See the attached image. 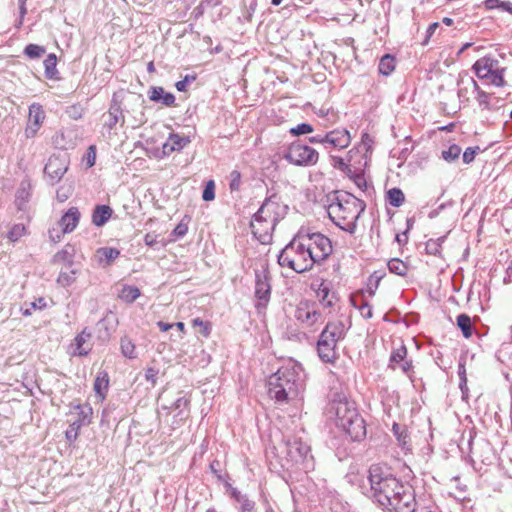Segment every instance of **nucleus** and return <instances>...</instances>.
Listing matches in <instances>:
<instances>
[{
    "label": "nucleus",
    "instance_id": "42",
    "mask_svg": "<svg viewBox=\"0 0 512 512\" xmlns=\"http://www.w3.org/2000/svg\"><path fill=\"white\" fill-rule=\"evenodd\" d=\"M394 57L385 55L381 58L378 69L379 73L388 76L394 70Z\"/></svg>",
    "mask_w": 512,
    "mask_h": 512
},
{
    "label": "nucleus",
    "instance_id": "28",
    "mask_svg": "<svg viewBox=\"0 0 512 512\" xmlns=\"http://www.w3.org/2000/svg\"><path fill=\"white\" fill-rule=\"evenodd\" d=\"M392 432L397 439L399 446L402 447L403 450L409 451V435L405 426L394 423L392 426Z\"/></svg>",
    "mask_w": 512,
    "mask_h": 512
},
{
    "label": "nucleus",
    "instance_id": "43",
    "mask_svg": "<svg viewBox=\"0 0 512 512\" xmlns=\"http://www.w3.org/2000/svg\"><path fill=\"white\" fill-rule=\"evenodd\" d=\"M46 307V301L44 298H38L30 303H25L22 307V314L24 316H30L33 310H42Z\"/></svg>",
    "mask_w": 512,
    "mask_h": 512
},
{
    "label": "nucleus",
    "instance_id": "58",
    "mask_svg": "<svg viewBox=\"0 0 512 512\" xmlns=\"http://www.w3.org/2000/svg\"><path fill=\"white\" fill-rule=\"evenodd\" d=\"M159 371L155 368H147L145 371V379L152 383V385L156 384L157 376Z\"/></svg>",
    "mask_w": 512,
    "mask_h": 512
},
{
    "label": "nucleus",
    "instance_id": "51",
    "mask_svg": "<svg viewBox=\"0 0 512 512\" xmlns=\"http://www.w3.org/2000/svg\"><path fill=\"white\" fill-rule=\"evenodd\" d=\"M313 131H314L313 126L308 123H301V124H298L297 126L290 129V133L293 136L309 134V133H312Z\"/></svg>",
    "mask_w": 512,
    "mask_h": 512
},
{
    "label": "nucleus",
    "instance_id": "21",
    "mask_svg": "<svg viewBox=\"0 0 512 512\" xmlns=\"http://www.w3.org/2000/svg\"><path fill=\"white\" fill-rule=\"evenodd\" d=\"M32 184L29 179H23L16 191L15 204L19 210H24L30 201Z\"/></svg>",
    "mask_w": 512,
    "mask_h": 512
},
{
    "label": "nucleus",
    "instance_id": "60",
    "mask_svg": "<svg viewBox=\"0 0 512 512\" xmlns=\"http://www.w3.org/2000/svg\"><path fill=\"white\" fill-rule=\"evenodd\" d=\"M64 233H62V229L60 227L58 228H51L49 230V238L52 242L57 243L61 240V237Z\"/></svg>",
    "mask_w": 512,
    "mask_h": 512
},
{
    "label": "nucleus",
    "instance_id": "15",
    "mask_svg": "<svg viewBox=\"0 0 512 512\" xmlns=\"http://www.w3.org/2000/svg\"><path fill=\"white\" fill-rule=\"evenodd\" d=\"M457 85V93L461 102H469L471 97H475L480 88L474 78L468 74L461 75Z\"/></svg>",
    "mask_w": 512,
    "mask_h": 512
},
{
    "label": "nucleus",
    "instance_id": "34",
    "mask_svg": "<svg viewBox=\"0 0 512 512\" xmlns=\"http://www.w3.org/2000/svg\"><path fill=\"white\" fill-rule=\"evenodd\" d=\"M457 326L461 330L463 336L465 338H469L473 334V326L472 321L469 315L467 314H459L457 316Z\"/></svg>",
    "mask_w": 512,
    "mask_h": 512
},
{
    "label": "nucleus",
    "instance_id": "32",
    "mask_svg": "<svg viewBox=\"0 0 512 512\" xmlns=\"http://www.w3.org/2000/svg\"><path fill=\"white\" fill-rule=\"evenodd\" d=\"M57 66V57L55 54H49L44 60L45 67V76L48 79L55 80L58 79V70Z\"/></svg>",
    "mask_w": 512,
    "mask_h": 512
},
{
    "label": "nucleus",
    "instance_id": "24",
    "mask_svg": "<svg viewBox=\"0 0 512 512\" xmlns=\"http://www.w3.org/2000/svg\"><path fill=\"white\" fill-rule=\"evenodd\" d=\"M479 106L482 110H488V111H499L501 110L500 106H497L495 103L492 102L493 99L496 100V102H499V100L493 96V94L487 93L479 88L478 92L476 93L474 97Z\"/></svg>",
    "mask_w": 512,
    "mask_h": 512
},
{
    "label": "nucleus",
    "instance_id": "53",
    "mask_svg": "<svg viewBox=\"0 0 512 512\" xmlns=\"http://www.w3.org/2000/svg\"><path fill=\"white\" fill-rule=\"evenodd\" d=\"M240 185H241V174H240L239 171L233 170L230 173V184H229V186H230L231 191L239 190Z\"/></svg>",
    "mask_w": 512,
    "mask_h": 512
},
{
    "label": "nucleus",
    "instance_id": "49",
    "mask_svg": "<svg viewBox=\"0 0 512 512\" xmlns=\"http://www.w3.org/2000/svg\"><path fill=\"white\" fill-rule=\"evenodd\" d=\"M383 278V274L374 272L368 279L367 292L369 296H374L376 289L378 288L380 280Z\"/></svg>",
    "mask_w": 512,
    "mask_h": 512
},
{
    "label": "nucleus",
    "instance_id": "9",
    "mask_svg": "<svg viewBox=\"0 0 512 512\" xmlns=\"http://www.w3.org/2000/svg\"><path fill=\"white\" fill-rule=\"evenodd\" d=\"M300 231L306 245L311 251V259L314 261V265L325 261L333 251L331 240L319 232L309 233L302 230Z\"/></svg>",
    "mask_w": 512,
    "mask_h": 512
},
{
    "label": "nucleus",
    "instance_id": "59",
    "mask_svg": "<svg viewBox=\"0 0 512 512\" xmlns=\"http://www.w3.org/2000/svg\"><path fill=\"white\" fill-rule=\"evenodd\" d=\"M188 226L187 224L180 222L173 230V235L178 238H181L187 234Z\"/></svg>",
    "mask_w": 512,
    "mask_h": 512
},
{
    "label": "nucleus",
    "instance_id": "50",
    "mask_svg": "<svg viewBox=\"0 0 512 512\" xmlns=\"http://www.w3.org/2000/svg\"><path fill=\"white\" fill-rule=\"evenodd\" d=\"M400 369L405 375L408 376V378L411 380V382H414V366L413 362L410 359H405L402 363L397 365V369Z\"/></svg>",
    "mask_w": 512,
    "mask_h": 512
},
{
    "label": "nucleus",
    "instance_id": "55",
    "mask_svg": "<svg viewBox=\"0 0 512 512\" xmlns=\"http://www.w3.org/2000/svg\"><path fill=\"white\" fill-rule=\"evenodd\" d=\"M202 198L204 201H211L215 198L214 182L209 181L203 190Z\"/></svg>",
    "mask_w": 512,
    "mask_h": 512
},
{
    "label": "nucleus",
    "instance_id": "41",
    "mask_svg": "<svg viewBox=\"0 0 512 512\" xmlns=\"http://www.w3.org/2000/svg\"><path fill=\"white\" fill-rule=\"evenodd\" d=\"M484 6L488 10L492 9H501L502 11H506L510 14H512V3L509 1H502V0H485Z\"/></svg>",
    "mask_w": 512,
    "mask_h": 512
},
{
    "label": "nucleus",
    "instance_id": "48",
    "mask_svg": "<svg viewBox=\"0 0 512 512\" xmlns=\"http://www.w3.org/2000/svg\"><path fill=\"white\" fill-rule=\"evenodd\" d=\"M26 233V228L23 224H15L8 232L7 238L12 241H18Z\"/></svg>",
    "mask_w": 512,
    "mask_h": 512
},
{
    "label": "nucleus",
    "instance_id": "46",
    "mask_svg": "<svg viewBox=\"0 0 512 512\" xmlns=\"http://www.w3.org/2000/svg\"><path fill=\"white\" fill-rule=\"evenodd\" d=\"M189 400L185 397L178 398L172 405V409L179 410L178 415L181 419L188 416Z\"/></svg>",
    "mask_w": 512,
    "mask_h": 512
},
{
    "label": "nucleus",
    "instance_id": "11",
    "mask_svg": "<svg viewBox=\"0 0 512 512\" xmlns=\"http://www.w3.org/2000/svg\"><path fill=\"white\" fill-rule=\"evenodd\" d=\"M287 453L292 461L301 463L307 471L314 468V460L310 446L299 438L289 439L287 442Z\"/></svg>",
    "mask_w": 512,
    "mask_h": 512
},
{
    "label": "nucleus",
    "instance_id": "14",
    "mask_svg": "<svg viewBox=\"0 0 512 512\" xmlns=\"http://www.w3.org/2000/svg\"><path fill=\"white\" fill-rule=\"evenodd\" d=\"M254 237L262 244H268L272 240V233L276 226L271 224V221L258 218L254 214L250 224Z\"/></svg>",
    "mask_w": 512,
    "mask_h": 512
},
{
    "label": "nucleus",
    "instance_id": "64",
    "mask_svg": "<svg viewBox=\"0 0 512 512\" xmlns=\"http://www.w3.org/2000/svg\"><path fill=\"white\" fill-rule=\"evenodd\" d=\"M439 28V23L438 22H434L432 24L429 25V27L427 28V31H426V38L423 42V44H427L428 42V39L435 33V31Z\"/></svg>",
    "mask_w": 512,
    "mask_h": 512
},
{
    "label": "nucleus",
    "instance_id": "13",
    "mask_svg": "<svg viewBox=\"0 0 512 512\" xmlns=\"http://www.w3.org/2000/svg\"><path fill=\"white\" fill-rule=\"evenodd\" d=\"M69 160L66 155H52L49 157L44 173L50 179L51 184L61 180L68 169Z\"/></svg>",
    "mask_w": 512,
    "mask_h": 512
},
{
    "label": "nucleus",
    "instance_id": "17",
    "mask_svg": "<svg viewBox=\"0 0 512 512\" xmlns=\"http://www.w3.org/2000/svg\"><path fill=\"white\" fill-rule=\"evenodd\" d=\"M325 140L327 142V147L344 149L349 146L351 136L349 131L346 129H335L325 134Z\"/></svg>",
    "mask_w": 512,
    "mask_h": 512
},
{
    "label": "nucleus",
    "instance_id": "35",
    "mask_svg": "<svg viewBox=\"0 0 512 512\" xmlns=\"http://www.w3.org/2000/svg\"><path fill=\"white\" fill-rule=\"evenodd\" d=\"M97 255L100 262L105 261L107 265H110L116 258L119 257L120 251L117 248L102 247L97 250Z\"/></svg>",
    "mask_w": 512,
    "mask_h": 512
},
{
    "label": "nucleus",
    "instance_id": "38",
    "mask_svg": "<svg viewBox=\"0 0 512 512\" xmlns=\"http://www.w3.org/2000/svg\"><path fill=\"white\" fill-rule=\"evenodd\" d=\"M45 118V113L42 106L37 103H33L29 107L28 122L41 125Z\"/></svg>",
    "mask_w": 512,
    "mask_h": 512
},
{
    "label": "nucleus",
    "instance_id": "20",
    "mask_svg": "<svg viewBox=\"0 0 512 512\" xmlns=\"http://www.w3.org/2000/svg\"><path fill=\"white\" fill-rule=\"evenodd\" d=\"M79 220V210L76 207H71L58 221V226L62 229V233H70L77 227Z\"/></svg>",
    "mask_w": 512,
    "mask_h": 512
},
{
    "label": "nucleus",
    "instance_id": "52",
    "mask_svg": "<svg viewBox=\"0 0 512 512\" xmlns=\"http://www.w3.org/2000/svg\"><path fill=\"white\" fill-rule=\"evenodd\" d=\"M352 301H353V305L359 309L361 315L364 318L369 319L372 317V315H373L372 307L368 302L362 301L359 305H357L355 300H352Z\"/></svg>",
    "mask_w": 512,
    "mask_h": 512
},
{
    "label": "nucleus",
    "instance_id": "23",
    "mask_svg": "<svg viewBox=\"0 0 512 512\" xmlns=\"http://www.w3.org/2000/svg\"><path fill=\"white\" fill-rule=\"evenodd\" d=\"M148 96L151 101L161 102L166 107H172L175 105V96L170 92H166L163 87H151L148 92Z\"/></svg>",
    "mask_w": 512,
    "mask_h": 512
},
{
    "label": "nucleus",
    "instance_id": "44",
    "mask_svg": "<svg viewBox=\"0 0 512 512\" xmlns=\"http://www.w3.org/2000/svg\"><path fill=\"white\" fill-rule=\"evenodd\" d=\"M46 53V49L43 46L37 44H28L24 49V54L30 59H37L42 57Z\"/></svg>",
    "mask_w": 512,
    "mask_h": 512
},
{
    "label": "nucleus",
    "instance_id": "2",
    "mask_svg": "<svg viewBox=\"0 0 512 512\" xmlns=\"http://www.w3.org/2000/svg\"><path fill=\"white\" fill-rule=\"evenodd\" d=\"M268 395L278 404H285L296 399L304 390L303 371L295 363L280 367L269 376Z\"/></svg>",
    "mask_w": 512,
    "mask_h": 512
},
{
    "label": "nucleus",
    "instance_id": "45",
    "mask_svg": "<svg viewBox=\"0 0 512 512\" xmlns=\"http://www.w3.org/2000/svg\"><path fill=\"white\" fill-rule=\"evenodd\" d=\"M76 273L77 272L74 269H70L69 271H61L57 278V282L64 287L69 286L75 281Z\"/></svg>",
    "mask_w": 512,
    "mask_h": 512
},
{
    "label": "nucleus",
    "instance_id": "16",
    "mask_svg": "<svg viewBox=\"0 0 512 512\" xmlns=\"http://www.w3.org/2000/svg\"><path fill=\"white\" fill-rule=\"evenodd\" d=\"M281 206L272 199H266L258 211L255 213L258 218L271 221V224L276 226L281 219Z\"/></svg>",
    "mask_w": 512,
    "mask_h": 512
},
{
    "label": "nucleus",
    "instance_id": "18",
    "mask_svg": "<svg viewBox=\"0 0 512 512\" xmlns=\"http://www.w3.org/2000/svg\"><path fill=\"white\" fill-rule=\"evenodd\" d=\"M120 120L123 124L124 116L121 107V101L119 100L118 94L114 93L108 110V119L105 122V127L111 130L117 125V123Z\"/></svg>",
    "mask_w": 512,
    "mask_h": 512
},
{
    "label": "nucleus",
    "instance_id": "5",
    "mask_svg": "<svg viewBox=\"0 0 512 512\" xmlns=\"http://www.w3.org/2000/svg\"><path fill=\"white\" fill-rule=\"evenodd\" d=\"M311 255V251L299 231L281 250L278 255V263L281 267L290 268L297 273H304L310 271L314 266Z\"/></svg>",
    "mask_w": 512,
    "mask_h": 512
},
{
    "label": "nucleus",
    "instance_id": "39",
    "mask_svg": "<svg viewBox=\"0 0 512 512\" xmlns=\"http://www.w3.org/2000/svg\"><path fill=\"white\" fill-rule=\"evenodd\" d=\"M446 237L442 236L437 239H429L425 244V251L429 255L440 256L442 250V243Z\"/></svg>",
    "mask_w": 512,
    "mask_h": 512
},
{
    "label": "nucleus",
    "instance_id": "47",
    "mask_svg": "<svg viewBox=\"0 0 512 512\" xmlns=\"http://www.w3.org/2000/svg\"><path fill=\"white\" fill-rule=\"evenodd\" d=\"M460 154H461V147L456 144H452L448 147L447 150L442 151L443 159L448 162H452V161L458 159Z\"/></svg>",
    "mask_w": 512,
    "mask_h": 512
},
{
    "label": "nucleus",
    "instance_id": "61",
    "mask_svg": "<svg viewBox=\"0 0 512 512\" xmlns=\"http://www.w3.org/2000/svg\"><path fill=\"white\" fill-rule=\"evenodd\" d=\"M41 125L34 124L28 122L27 127L25 129V135L27 138H32L36 135L37 131L39 130Z\"/></svg>",
    "mask_w": 512,
    "mask_h": 512
},
{
    "label": "nucleus",
    "instance_id": "19",
    "mask_svg": "<svg viewBox=\"0 0 512 512\" xmlns=\"http://www.w3.org/2000/svg\"><path fill=\"white\" fill-rule=\"evenodd\" d=\"M190 143L189 137L180 136L172 133L162 146V153L165 156L170 155L174 151H180Z\"/></svg>",
    "mask_w": 512,
    "mask_h": 512
},
{
    "label": "nucleus",
    "instance_id": "63",
    "mask_svg": "<svg viewBox=\"0 0 512 512\" xmlns=\"http://www.w3.org/2000/svg\"><path fill=\"white\" fill-rule=\"evenodd\" d=\"M192 324H193V326H201V327H203V331H202V333H203L205 336H208V335H209V333H210V327H209L208 323L204 322L202 319H200V318H195V319H193Z\"/></svg>",
    "mask_w": 512,
    "mask_h": 512
},
{
    "label": "nucleus",
    "instance_id": "10",
    "mask_svg": "<svg viewBox=\"0 0 512 512\" xmlns=\"http://www.w3.org/2000/svg\"><path fill=\"white\" fill-rule=\"evenodd\" d=\"M283 158L297 166H313L318 162L319 153L314 148L297 141L288 147Z\"/></svg>",
    "mask_w": 512,
    "mask_h": 512
},
{
    "label": "nucleus",
    "instance_id": "3",
    "mask_svg": "<svg viewBox=\"0 0 512 512\" xmlns=\"http://www.w3.org/2000/svg\"><path fill=\"white\" fill-rule=\"evenodd\" d=\"M366 204L350 193L336 196L327 207L331 221L340 229L353 234L357 227V220L365 211Z\"/></svg>",
    "mask_w": 512,
    "mask_h": 512
},
{
    "label": "nucleus",
    "instance_id": "54",
    "mask_svg": "<svg viewBox=\"0 0 512 512\" xmlns=\"http://www.w3.org/2000/svg\"><path fill=\"white\" fill-rule=\"evenodd\" d=\"M478 151V146L468 147L463 153V162L466 164H470L471 162H473Z\"/></svg>",
    "mask_w": 512,
    "mask_h": 512
},
{
    "label": "nucleus",
    "instance_id": "6",
    "mask_svg": "<svg viewBox=\"0 0 512 512\" xmlns=\"http://www.w3.org/2000/svg\"><path fill=\"white\" fill-rule=\"evenodd\" d=\"M346 328L342 321L328 322L321 332L317 342L319 358L325 363H334L338 358L337 343L344 339Z\"/></svg>",
    "mask_w": 512,
    "mask_h": 512
},
{
    "label": "nucleus",
    "instance_id": "27",
    "mask_svg": "<svg viewBox=\"0 0 512 512\" xmlns=\"http://www.w3.org/2000/svg\"><path fill=\"white\" fill-rule=\"evenodd\" d=\"M75 256V249L72 245L67 244L65 247L58 251L52 258L54 264L65 263L68 267L73 265V259Z\"/></svg>",
    "mask_w": 512,
    "mask_h": 512
},
{
    "label": "nucleus",
    "instance_id": "56",
    "mask_svg": "<svg viewBox=\"0 0 512 512\" xmlns=\"http://www.w3.org/2000/svg\"><path fill=\"white\" fill-rule=\"evenodd\" d=\"M67 114L74 120L80 119L83 114V108L80 105H72L68 107Z\"/></svg>",
    "mask_w": 512,
    "mask_h": 512
},
{
    "label": "nucleus",
    "instance_id": "8",
    "mask_svg": "<svg viewBox=\"0 0 512 512\" xmlns=\"http://www.w3.org/2000/svg\"><path fill=\"white\" fill-rule=\"evenodd\" d=\"M294 317L303 329L315 331L324 322L323 314L315 302L301 301L294 311Z\"/></svg>",
    "mask_w": 512,
    "mask_h": 512
},
{
    "label": "nucleus",
    "instance_id": "1",
    "mask_svg": "<svg viewBox=\"0 0 512 512\" xmlns=\"http://www.w3.org/2000/svg\"><path fill=\"white\" fill-rule=\"evenodd\" d=\"M368 478L372 497L383 509L390 512L416 511L413 488L396 478L388 468L372 465Z\"/></svg>",
    "mask_w": 512,
    "mask_h": 512
},
{
    "label": "nucleus",
    "instance_id": "40",
    "mask_svg": "<svg viewBox=\"0 0 512 512\" xmlns=\"http://www.w3.org/2000/svg\"><path fill=\"white\" fill-rule=\"evenodd\" d=\"M387 265L389 271L396 275L405 276L408 272V266L398 258L391 259Z\"/></svg>",
    "mask_w": 512,
    "mask_h": 512
},
{
    "label": "nucleus",
    "instance_id": "22",
    "mask_svg": "<svg viewBox=\"0 0 512 512\" xmlns=\"http://www.w3.org/2000/svg\"><path fill=\"white\" fill-rule=\"evenodd\" d=\"M229 495L240 505V512H252L255 508V502L249 499L248 495L241 493L237 488L227 484Z\"/></svg>",
    "mask_w": 512,
    "mask_h": 512
},
{
    "label": "nucleus",
    "instance_id": "57",
    "mask_svg": "<svg viewBox=\"0 0 512 512\" xmlns=\"http://www.w3.org/2000/svg\"><path fill=\"white\" fill-rule=\"evenodd\" d=\"M195 80V76H190V75H186L184 77V79L180 80V81H177L176 84H175V87L178 91L180 92H184L186 91V88H187V84L189 82H192Z\"/></svg>",
    "mask_w": 512,
    "mask_h": 512
},
{
    "label": "nucleus",
    "instance_id": "62",
    "mask_svg": "<svg viewBox=\"0 0 512 512\" xmlns=\"http://www.w3.org/2000/svg\"><path fill=\"white\" fill-rule=\"evenodd\" d=\"M95 161H96V149L94 146H90L87 150V165H88V167L94 166Z\"/></svg>",
    "mask_w": 512,
    "mask_h": 512
},
{
    "label": "nucleus",
    "instance_id": "37",
    "mask_svg": "<svg viewBox=\"0 0 512 512\" xmlns=\"http://www.w3.org/2000/svg\"><path fill=\"white\" fill-rule=\"evenodd\" d=\"M120 348L124 357L129 359H135L137 357L135 344L127 336L121 338Z\"/></svg>",
    "mask_w": 512,
    "mask_h": 512
},
{
    "label": "nucleus",
    "instance_id": "26",
    "mask_svg": "<svg viewBox=\"0 0 512 512\" xmlns=\"http://www.w3.org/2000/svg\"><path fill=\"white\" fill-rule=\"evenodd\" d=\"M109 387V375L106 371L98 372L94 381V391L96 395L104 400Z\"/></svg>",
    "mask_w": 512,
    "mask_h": 512
},
{
    "label": "nucleus",
    "instance_id": "33",
    "mask_svg": "<svg viewBox=\"0 0 512 512\" xmlns=\"http://www.w3.org/2000/svg\"><path fill=\"white\" fill-rule=\"evenodd\" d=\"M79 412V418L78 420L74 421V425H77V428H80L81 426H85L91 423V415H92V408L89 405H77L75 407Z\"/></svg>",
    "mask_w": 512,
    "mask_h": 512
},
{
    "label": "nucleus",
    "instance_id": "7",
    "mask_svg": "<svg viewBox=\"0 0 512 512\" xmlns=\"http://www.w3.org/2000/svg\"><path fill=\"white\" fill-rule=\"evenodd\" d=\"M472 69L479 79L487 80L489 84L496 87L505 85L504 72L506 69L500 65L499 60L493 55H486L478 59Z\"/></svg>",
    "mask_w": 512,
    "mask_h": 512
},
{
    "label": "nucleus",
    "instance_id": "36",
    "mask_svg": "<svg viewBox=\"0 0 512 512\" xmlns=\"http://www.w3.org/2000/svg\"><path fill=\"white\" fill-rule=\"evenodd\" d=\"M140 294V290L136 286L125 285L119 293V298L127 303H132Z\"/></svg>",
    "mask_w": 512,
    "mask_h": 512
},
{
    "label": "nucleus",
    "instance_id": "29",
    "mask_svg": "<svg viewBox=\"0 0 512 512\" xmlns=\"http://www.w3.org/2000/svg\"><path fill=\"white\" fill-rule=\"evenodd\" d=\"M407 353L408 351L404 344H401L398 348L394 349L391 352L388 367L392 370H396L397 365L407 359Z\"/></svg>",
    "mask_w": 512,
    "mask_h": 512
},
{
    "label": "nucleus",
    "instance_id": "12",
    "mask_svg": "<svg viewBox=\"0 0 512 512\" xmlns=\"http://www.w3.org/2000/svg\"><path fill=\"white\" fill-rule=\"evenodd\" d=\"M271 285L269 280V273L266 269L256 270L255 272V297L258 300L256 308L258 310L266 308L270 300Z\"/></svg>",
    "mask_w": 512,
    "mask_h": 512
},
{
    "label": "nucleus",
    "instance_id": "4",
    "mask_svg": "<svg viewBox=\"0 0 512 512\" xmlns=\"http://www.w3.org/2000/svg\"><path fill=\"white\" fill-rule=\"evenodd\" d=\"M329 413L335 417L336 425L353 441H360L366 436L364 419L359 415L354 402L337 395L329 404Z\"/></svg>",
    "mask_w": 512,
    "mask_h": 512
},
{
    "label": "nucleus",
    "instance_id": "30",
    "mask_svg": "<svg viewBox=\"0 0 512 512\" xmlns=\"http://www.w3.org/2000/svg\"><path fill=\"white\" fill-rule=\"evenodd\" d=\"M91 334L83 330L80 334H78L74 339L75 351L74 355L85 356L89 353L90 349L85 347L84 345L90 339Z\"/></svg>",
    "mask_w": 512,
    "mask_h": 512
},
{
    "label": "nucleus",
    "instance_id": "31",
    "mask_svg": "<svg viewBox=\"0 0 512 512\" xmlns=\"http://www.w3.org/2000/svg\"><path fill=\"white\" fill-rule=\"evenodd\" d=\"M386 201L393 207H400L405 202V195L400 188L394 187L386 192Z\"/></svg>",
    "mask_w": 512,
    "mask_h": 512
},
{
    "label": "nucleus",
    "instance_id": "25",
    "mask_svg": "<svg viewBox=\"0 0 512 512\" xmlns=\"http://www.w3.org/2000/svg\"><path fill=\"white\" fill-rule=\"evenodd\" d=\"M113 210L108 205H97L92 214V223L97 226H103L111 217Z\"/></svg>",
    "mask_w": 512,
    "mask_h": 512
}]
</instances>
